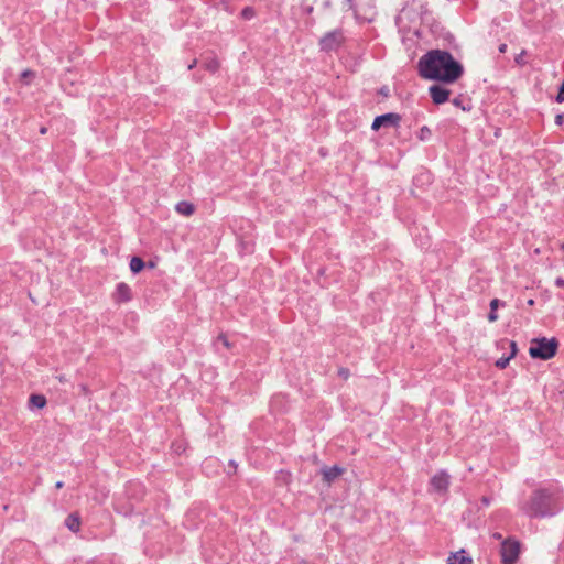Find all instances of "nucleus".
<instances>
[{
    "label": "nucleus",
    "mask_w": 564,
    "mask_h": 564,
    "mask_svg": "<svg viewBox=\"0 0 564 564\" xmlns=\"http://www.w3.org/2000/svg\"><path fill=\"white\" fill-rule=\"evenodd\" d=\"M419 72L423 78L454 83L463 75V66L446 51L434 50L419 61Z\"/></svg>",
    "instance_id": "obj_1"
},
{
    "label": "nucleus",
    "mask_w": 564,
    "mask_h": 564,
    "mask_svg": "<svg viewBox=\"0 0 564 564\" xmlns=\"http://www.w3.org/2000/svg\"><path fill=\"white\" fill-rule=\"evenodd\" d=\"M524 509L531 517L552 516L560 509V494L550 489L536 490Z\"/></svg>",
    "instance_id": "obj_2"
},
{
    "label": "nucleus",
    "mask_w": 564,
    "mask_h": 564,
    "mask_svg": "<svg viewBox=\"0 0 564 564\" xmlns=\"http://www.w3.org/2000/svg\"><path fill=\"white\" fill-rule=\"evenodd\" d=\"M558 343L555 338L547 339L545 337L533 339L529 348L532 358L547 360L555 356Z\"/></svg>",
    "instance_id": "obj_3"
},
{
    "label": "nucleus",
    "mask_w": 564,
    "mask_h": 564,
    "mask_svg": "<svg viewBox=\"0 0 564 564\" xmlns=\"http://www.w3.org/2000/svg\"><path fill=\"white\" fill-rule=\"evenodd\" d=\"M500 553L502 564H514L520 553L519 542L512 539L505 540L501 544Z\"/></svg>",
    "instance_id": "obj_4"
},
{
    "label": "nucleus",
    "mask_w": 564,
    "mask_h": 564,
    "mask_svg": "<svg viewBox=\"0 0 564 564\" xmlns=\"http://www.w3.org/2000/svg\"><path fill=\"white\" fill-rule=\"evenodd\" d=\"M344 42V35L340 30H334L326 33L319 41L323 51L337 50Z\"/></svg>",
    "instance_id": "obj_5"
},
{
    "label": "nucleus",
    "mask_w": 564,
    "mask_h": 564,
    "mask_svg": "<svg viewBox=\"0 0 564 564\" xmlns=\"http://www.w3.org/2000/svg\"><path fill=\"white\" fill-rule=\"evenodd\" d=\"M401 120V117L398 113H384L375 118L371 128L377 131L381 127H397Z\"/></svg>",
    "instance_id": "obj_6"
},
{
    "label": "nucleus",
    "mask_w": 564,
    "mask_h": 564,
    "mask_svg": "<svg viewBox=\"0 0 564 564\" xmlns=\"http://www.w3.org/2000/svg\"><path fill=\"white\" fill-rule=\"evenodd\" d=\"M431 487L434 491L446 492L449 485V476L445 471H438L431 479Z\"/></svg>",
    "instance_id": "obj_7"
},
{
    "label": "nucleus",
    "mask_w": 564,
    "mask_h": 564,
    "mask_svg": "<svg viewBox=\"0 0 564 564\" xmlns=\"http://www.w3.org/2000/svg\"><path fill=\"white\" fill-rule=\"evenodd\" d=\"M434 104L441 105L448 100L451 91L442 85H432L429 89Z\"/></svg>",
    "instance_id": "obj_8"
},
{
    "label": "nucleus",
    "mask_w": 564,
    "mask_h": 564,
    "mask_svg": "<svg viewBox=\"0 0 564 564\" xmlns=\"http://www.w3.org/2000/svg\"><path fill=\"white\" fill-rule=\"evenodd\" d=\"M131 297L132 295L130 286L124 282L118 283L113 293L115 302L127 303L131 300Z\"/></svg>",
    "instance_id": "obj_9"
},
{
    "label": "nucleus",
    "mask_w": 564,
    "mask_h": 564,
    "mask_svg": "<svg viewBox=\"0 0 564 564\" xmlns=\"http://www.w3.org/2000/svg\"><path fill=\"white\" fill-rule=\"evenodd\" d=\"M447 564H471V558L462 550L452 554L447 560Z\"/></svg>",
    "instance_id": "obj_10"
},
{
    "label": "nucleus",
    "mask_w": 564,
    "mask_h": 564,
    "mask_svg": "<svg viewBox=\"0 0 564 564\" xmlns=\"http://www.w3.org/2000/svg\"><path fill=\"white\" fill-rule=\"evenodd\" d=\"M505 344H506V345H508V346L511 348V354H510V356H508V357H501V358H499V359L496 361V366H497L498 368H500V369H505V368L508 366V364H509L510 359H511L512 357H514V355H516V352H517V345H516V343H514V341H506Z\"/></svg>",
    "instance_id": "obj_11"
},
{
    "label": "nucleus",
    "mask_w": 564,
    "mask_h": 564,
    "mask_svg": "<svg viewBox=\"0 0 564 564\" xmlns=\"http://www.w3.org/2000/svg\"><path fill=\"white\" fill-rule=\"evenodd\" d=\"M341 473L343 469L337 466H333L330 468L325 467L322 469L324 480L327 482L335 480Z\"/></svg>",
    "instance_id": "obj_12"
},
{
    "label": "nucleus",
    "mask_w": 564,
    "mask_h": 564,
    "mask_svg": "<svg viewBox=\"0 0 564 564\" xmlns=\"http://www.w3.org/2000/svg\"><path fill=\"white\" fill-rule=\"evenodd\" d=\"M505 302L500 301L499 299H494L491 300L490 302V313L488 315V321L489 322H496L498 319V315H497V310L500 307V306H505Z\"/></svg>",
    "instance_id": "obj_13"
},
{
    "label": "nucleus",
    "mask_w": 564,
    "mask_h": 564,
    "mask_svg": "<svg viewBox=\"0 0 564 564\" xmlns=\"http://www.w3.org/2000/svg\"><path fill=\"white\" fill-rule=\"evenodd\" d=\"M175 208L178 214L184 215V216H191L194 213L193 204L185 202V200L180 202Z\"/></svg>",
    "instance_id": "obj_14"
},
{
    "label": "nucleus",
    "mask_w": 564,
    "mask_h": 564,
    "mask_svg": "<svg viewBox=\"0 0 564 564\" xmlns=\"http://www.w3.org/2000/svg\"><path fill=\"white\" fill-rule=\"evenodd\" d=\"M29 403L33 408L42 409L46 404V399L42 394H32L29 399Z\"/></svg>",
    "instance_id": "obj_15"
},
{
    "label": "nucleus",
    "mask_w": 564,
    "mask_h": 564,
    "mask_svg": "<svg viewBox=\"0 0 564 564\" xmlns=\"http://www.w3.org/2000/svg\"><path fill=\"white\" fill-rule=\"evenodd\" d=\"M65 523L72 532H78L80 529L79 518L75 514L68 516Z\"/></svg>",
    "instance_id": "obj_16"
},
{
    "label": "nucleus",
    "mask_w": 564,
    "mask_h": 564,
    "mask_svg": "<svg viewBox=\"0 0 564 564\" xmlns=\"http://www.w3.org/2000/svg\"><path fill=\"white\" fill-rule=\"evenodd\" d=\"M144 268V262L139 257H133L130 261V270L133 273H139Z\"/></svg>",
    "instance_id": "obj_17"
},
{
    "label": "nucleus",
    "mask_w": 564,
    "mask_h": 564,
    "mask_svg": "<svg viewBox=\"0 0 564 564\" xmlns=\"http://www.w3.org/2000/svg\"><path fill=\"white\" fill-rule=\"evenodd\" d=\"M35 77V73L30 70V69H26L24 72H22L21 74V82H23L24 84H30L31 80Z\"/></svg>",
    "instance_id": "obj_18"
},
{
    "label": "nucleus",
    "mask_w": 564,
    "mask_h": 564,
    "mask_svg": "<svg viewBox=\"0 0 564 564\" xmlns=\"http://www.w3.org/2000/svg\"><path fill=\"white\" fill-rule=\"evenodd\" d=\"M206 69L214 73L219 68V62L216 58H212L210 61L205 63Z\"/></svg>",
    "instance_id": "obj_19"
},
{
    "label": "nucleus",
    "mask_w": 564,
    "mask_h": 564,
    "mask_svg": "<svg viewBox=\"0 0 564 564\" xmlns=\"http://www.w3.org/2000/svg\"><path fill=\"white\" fill-rule=\"evenodd\" d=\"M432 132L427 127H422L419 132V138L422 141L427 140L431 137Z\"/></svg>",
    "instance_id": "obj_20"
},
{
    "label": "nucleus",
    "mask_w": 564,
    "mask_h": 564,
    "mask_svg": "<svg viewBox=\"0 0 564 564\" xmlns=\"http://www.w3.org/2000/svg\"><path fill=\"white\" fill-rule=\"evenodd\" d=\"M253 15H254V12H253V10L251 8H245L242 10V17L245 19H251Z\"/></svg>",
    "instance_id": "obj_21"
},
{
    "label": "nucleus",
    "mask_w": 564,
    "mask_h": 564,
    "mask_svg": "<svg viewBox=\"0 0 564 564\" xmlns=\"http://www.w3.org/2000/svg\"><path fill=\"white\" fill-rule=\"evenodd\" d=\"M217 340L221 341L225 347H227V348L230 347V344H229V341H228V339H227V337L225 335H219L217 337Z\"/></svg>",
    "instance_id": "obj_22"
},
{
    "label": "nucleus",
    "mask_w": 564,
    "mask_h": 564,
    "mask_svg": "<svg viewBox=\"0 0 564 564\" xmlns=\"http://www.w3.org/2000/svg\"><path fill=\"white\" fill-rule=\"evenodd\" d=\"M555 284L558 286V288H564V279L562 278H557L555 280Z\"/></svg>",
    "instance_id": "obj_23"
},
{
    "label": "nucleus",
    "mask_w": 564,
    "mask_h": 564,
    "mask_svg": "<svg viewBox=\"0 0 564 564\" xmlns=\"http://www.w3.org/2000/svg\"><path fill=\"white\" fill-rule=\"evenodd\" d=\"M563 119H564V116H563V115H557V116L555 117V122H556V124H558V126H560V124H562Z\"/></svg>",
    "instance_id": "obj_24"
},
{
    "label": "nucleus",
    "mask_w": 564,
    "mask_h": 564,
    "mask_svg": "<svg viewBox=\"0 0 564 564\" xmlns=\"http://www.w3.org/2000/svg\"><path fill=\"white\" fill-rule=\"evenodd\" d=\"M506 50H507V45H506V44H501V45L499 46V51H500L501 53L506 52Z\"/></svg>",
    "instance_id": "obj_25"
},
{
    "label": "nucleus",
    "mask_w": 564,
    "mask_h": 564,
    "mask_svg": "<svg viewBox=\"0 0 564 564\" xmlns=\"http://www.w3.org/2000/svg\"><path fill=\"white\" fill-rule=\"evenodd\" d=\"M344 378H347L348 371L347 370H340L339 372Z\"/></svg>",
    "instance_id": "obj_26"
},
{
    "label": "nucleus",
    "mask_w": 564,
    "mask_h": 564,
    "mask_svg": "<svg viewBox=\"0 0 564 564\" xmlns=\"http://www.w3.org/2000/svg\"><path fill=\"white\" fill-rule=\"evenodd\" d=\"M63 486H64L63 481H57L56 485H55V487L57 489H61Z\"/></svg>",
    "instance_id": "obj_27"
},
{
    "label": "nucleus",
    "mask_w": 564,
    "mask_h": 564,
    "mask_svg": "<svg viewBox=\"0 0 564 564\" xmlns=\"http://www.w3.org/2000/svg\"><path fill=\"white\" fill-rule=\"evenodd\" d=\"M482 502H484L486 506H488L490 501H489V499H488L487 497H484V498H482Z\"/></svg>",
    "instance_id": "obj_28"
},
{
    "label": "nucleus",
    "mask_w": 564,
    "mask_h": 564,
    "mask_svg": "<svg viewBox=\"0 0 564 564\" xmlns=\"http://www.w3.org/2000/svg\"><path fill=\"white\" fill-rule=\"evenodd\" d=\"M453 104H454L455 106H460V101H459L458 99H454V100H453Z\"/></svg>",
    "instance_id": "obj_29"
},
{
    "label": "nucleus",
    "mask_w": 564,
    "mask_h": 564,
    "mask_svg": "<svg viewBox=\"0 0 564 564\" xmlns=\"http://www.w3.org/2000/svg\"><path fill=\"white\" fill-rule=\"evenodd\" d=\"M82 390H83L84 393L88 392V389L86 388V386H82Z\"/></svg>",
    "instance_id": "obj_30"
},
{
    "label": "nucleus",
    "mask_w": 564,
    "mask_h": 564,
    "mask_svg": "<svg viewBox=\"0 0 564 564\" xmlns=\"http://www.w3.org/2000/svg\"><path fill=\"white\" fill-rule=\"evenodd\" d=\"M196 64V61H194L189 66H188V69H192L194 67V65Z\"/></svg>",
    "instance_id": "obj_31"
},
{
    "label": "nucleus",
    "mask_w": 564,
    "mask_h": 564,
    "mask_svg": "<svg viewBox=\"0 0 564 564\" xmlns=\"http://www.w3.org/2000/svg\"><path fill=\"white\" fill-rule=\"evenodd\" d=\"M494 536L497 539H501V535L499 533H496Z\"/></svg>",
    "instance_id": "obj_32"
},
{
    "label": "nucleus",
    "mask_w": 564,
    "mask_h": 564,
    "mask_svg": "<svg viewBox=\"0 0 564 564\" xmlns=\"http://www.w3.org/2000/svg\"><path fill=\"white\" fill-rule=\"evenodd\" d=\"M46 132V129L45 128H42L41 129V133H45Z\"/></svg>",
    "instance_id": "obj_33"
},
{
    "label": "nucleus",
    "mask_w": 564,
    "mask_h": 564,
    "mask_svg": "<svg viewBox=\"0 0 564 564\" xmlns=\"http://www.w3.org/2000/svg\"><path fill=\"white\" fill-rule=\"evenodd\" d=\"M533 303H534V302H533V300H530V301L528 302V304H529V305H533Z\"/></svg>",
    "instance_id": "obj_34"
},
{
    "label": "nucleus",
    "mask_w": 564,
    "mask_h": 564,
    "mask_svg": "<svg viewBox=\"0 0 564 564\" xmlns=\"http://www.w3.org/2000/svg\"><path fill=\"white\" fill-rule=\"evenodd\" d=\"M347 2H350V0H346Z\"/></svg>",
    "instance_id": "obj_35"
}]
</instances>
